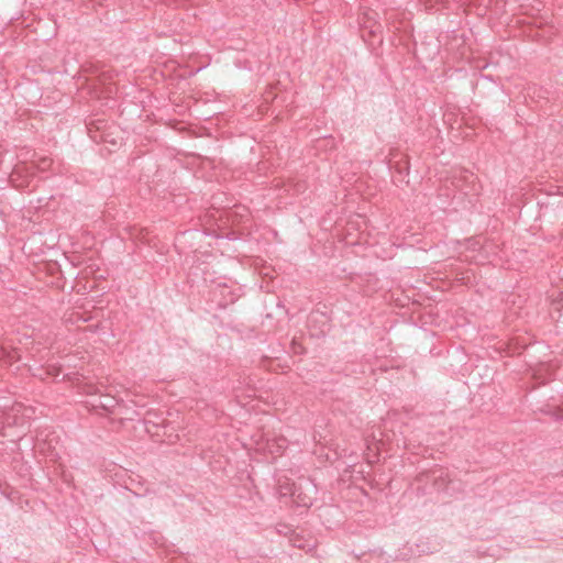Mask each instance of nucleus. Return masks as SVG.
I'll return each mask as SVG.
<instances>
[{
	"label": "nucleus",
	"instance_id": "1",
	"mask_svg": "<svg viewBox=\"0 0 563 563\" xmlns=\"http://www.w3.org/2000/svg\"><path fill=\"white\" fill-rule=\"evenodd\" d=\"M22 170V167H16L13 173L11 174V181L16 186V187H21L23 186L24 184L23 183H20L19 181V178L18 176L20 175Z\"/></svg>",
	"mask_w": 563,
	"mask_h": 563
},
{
	"label": "nucleus",
	"instance_id": "2",
	"mask_svg": "<svg viewBox=\"0 0 563 563\" xmlns=\"http://www.w3.org/2000/svg\"><path fill=\"white\" fill-rule=\"evenodd\" d=\"M51 165V162L48 159H43V169H45L46 167H48Z\"/></svg>",
	"mask_w": 563,
	"mask_h": 563
}]
</instances>
